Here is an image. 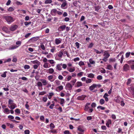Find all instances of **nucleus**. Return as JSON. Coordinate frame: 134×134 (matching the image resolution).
<instances>
[{
  "instance_id": "e2e57ef3",
  "label": "nucleus",
  "mask_w": 134,
  "mask_h": 134,
  "mask_svg": "<svg viewBox=\"0 0 134 134\" xmlns=\"http://www.w3.org/2000/svg\"><path fill=\"white\" fill-rule=\"evenodd\" d=\"M97 78L98 80H101L102 79V77L101 75H99L97 76Z\"/></svg>"
},
{
  "instance_id": "6ab92c4d",
  "label": "nucleus",
  "mask_w": 134,
  "mask_h": 134,
  "mask_svg": "<svg viewBox=\"0 0 134 134\" xmlns=\"http://www.w3.org/2000/svg\"><path fill=\"white\" fill-rule=\"evenodd\" d=\"M112 122L111 121L110 119H108V121H107V122L106 124V125L108 127H110L109 125H111V124Z\"/></svg>"
},
{
  "instance_id": "a878e982",
  "label": "nucleus",
  "mask_w": 134,
  "mask_h": 134,
  "mask_svg": "<svg viewBox=\"0 0 134 134\" xmlns=\"http://www.w3.org/2000/svg\"><path fill=\"white\" fill-rule=\"evenodd\" d=\"M49 74H52L54 71V70L52 68H50L47 70Z\"/></svg>"
},
{
  "instance_id": "37998d69",
  "label": "nucleus",
  "mask_w": 134,
  "mask_h": 134,
  "mask_svg": "<svg viewBox=\"0 0 134 134\" xmlns=\"http://www.w3.org/2000/svg\"><path fill=\"white\" fill-rule=\"evenodd\" d=\"M94 45V43H91L88 46V47L89 48H91Z\"/></svg>"
},
{
  "instance_id": "4be33fe9",
  "label": "nucleus",
  "mask_w": 134,
  "mask_h": 134,
  "mask_svg": "<svg viewBox=\"0 0 134 134\" xmlns=\"http://www.w3.org/2000/svg\"><path fill=\"white\" fill-rule=\"evenodd\" d=\"M40 80L43 83V85L45 86L47 84V82L46 80L44 79H41Z\"/></svg>"
},
{
  "instance_id": "20e7f679",
  "label": "nucleus",
  "mask_w": 134,
  "mask_h": 134,
  "mask_svg": "<svg viewBox=\"0 0 134 134\" xmlns=\"http://www.w3.org/2000/svg\"><path fill=\"white\" fill-rule=\"evenodd\" d=\"M122 69L123 71H127L130 70V66L127 64H125L123 66Z\"/></svg>"
},
{
  "instance_id": "cd10ccee",
  "label": "nucleus",
  "mask_w": 134,
  "mask_h": 134,
  "mask_svg": "<svg viewBox=\"0 0 134 134\" xmlns=\"http://www.w3.org/2000/svg\"><path fill=\"white\" fill-rule=\"evenodd\" d=\"M67 70L70 72H72L75 71V69L74 68L73 69L71 68H68Z\"/></svg>"
},
{
  "instance_id": "72a5a7b5",
  "label": "nucleus",
  "mask_w": 134,
  "mask_h": 134,
  "mask_svg": "<svg viewBox=\"0 0 134 134\" xmlns=\"http://www.w3.org/2000/svg\"><path fill=\"white\" fill-rule=\"evenodd\" d=\"M76 83L77 84V86L79 87L82 86V83L81 82H77Z\"/></svg>"
},
{
  "instance_id": "9b49d317",
  "label": "nucleus",
  "mask_w": 134,
  "mask_h": 134,
  "mask_svg": "<svg viewBox=\"0 0 134 134\" xmlns=\"http://www.w3.org/2000/svg\"><path fill=\"white\" fill-rule=\"evenodd\" d=\"M96 87V84L93 83L92 85L90 86L89 87V89L91 91L93 90Z\"/></svg>"
},
{
  "instance_id": "1a4fd4ad",
  "label": "nucleus",
  "mask_w": 134,
  "mask_h": 134,
  "mask_svg": "<svg viewBox=\"0 0 134 134\" xmlns=\"http://www.w3.org/2000/svg\"><path fill=\"white\" fill-rule=\"evenodd\" d=\"M86 97V96L85 95H82L78 96L77 98V99L79 100H83Z\"/></svg>"
},
{
  "instance_id": "aec40b11",
  "label": "nucleus",
  "mask_w": 134,
  "mask_h": 134,
  "mask_svg": "<svg viewBox=\"0 0 134 134\" xmlns=\"http://www.w3.org/2000/svg\"><path fill=\"white\" fill-rule=\"evenodd\" d=\"M3 112L4 113L8 114L10 113V110L8 108H5L3 110Z\"/></svg>"
},
{
  "instance_id": "c85d7f7f",
  "label": "nucleus",
  "mask_w": 134,
  "mask_h": 134,
  "mask_svg": "<svg viewBox=\"0 0 134 134\" xmlns=\"http://www.w3.org/2000/svg\"><path fill=\"white\" fill-rule=\"evenodd\" d=\"M92 81V80L91 79L87 78V80L86 81V82L87 83H91Z\"/></svg>"
},
{
  "instance_id": "7c9ffc66",
  "label": "nucleus",
  "mask_w": 134,
  "mask_h": 134,
  "mask_svg": "<svg viewBox=\"0 0 134 134\" xmlns=\"http://www.w3.org/2000/svg\"><path fill=\"white\" fill-rule=\"evenodd\" d=\"M105 101L103 99H100L99 100V103L101 105L104 104L105 103Z\"/></svg>"
},
{
  "instance_id": "473e14b6",
  "label": "nucleus",
  "mask_w": 134,
  "mask_h": 134,
  "mask_svg": "<svg viewBox=\"0 0 134 134\" xmlns=\"http://www.w3.org/2000/svg\"><path fill=\"white\" fill-rule=\"evenodd\" d=\"M69 72L66 71H64L62 72V74L64 76H66L67 74H68Z\"/></svg>"
},
{
  "instance_id": "3c124183",
  "label": "nucleus",
  "mask_w": 134,
  "mask_h": 134,
  "mask_svg": "<svg viewBox=\"0 0 134 134\" xmlns=\"http://www.w3.org/2000/svg\"><path fill=\"white\" fill-rule=\"evenodd\" d=\"M67 5V3L66 2H64L61 5V7L63 8L65 7Z\"/></svg>"
},
{
  "instance_id": "4d7b16f0",
  "label": "nucleus",
  "mask_w": 134,
  "mask_h": 134,
  "mask_svg": "<svg viewBox=\"0 0 134 134\" xmlns=\"http://www.w3.org/2000/svg\"><path fill=\"white\" fill-rule=\"evenodd\" d=\"M83 73V72H80L77 74V76L81 77Z\"/></svg>"
},
{
  "instance_id": "412c9836",
  "label": "nucleus",
  "mask_w": 134,
  "mask_h": 134,
  "mask_svg": "<svg viewBox=\"0 0 134 134\" xmlns=\"http://www.w3.org/2000/svg\"><path fill=\"white\" fill-rule=\"evenodd\" d=\"M38 38H37L35 37H34L30 40V41L31 42H34L37 41L38 40Z\"/></svg>"
},
{
  "instance_id": "69168bd1",
  "label": "nucleus",
  "mask_w": 134,
  "mask_h": 134,
  "mask_svg": "<svg viewBox=\"0 0 134 134\" xmlns=\"http://www.w3.org/2000/svg\"><path fill=\"white\" fill-rule=\"evenodd\" d=\"M55 46H53L52 47V48L50 50L51 52L53 53L54 52V51L55 49Z\"/></svg>"
},
{
  "instance_id": "8fccbe9b",
  "label": "nucleus",
  "mask_w": 134,
  "mask_h": 134,
  "mask_svg": "<svg viewBox=\"0 0 134 134\" xmlns=\"http://www.w3.org/2000/svg\"><path fill=\"white\" fill-rule=\"evenodd\" d=\"M14 8L12 7H9L8 9V10L9 12H12L14 10Z\"/></svg>"
},
{
  "instance_id": "052dcab7",
  "label": "nucleus",
  "mask_w": 134,
  "mask_h": 134,
  "mask_svg": "<svg viewBox=\"0 0 134 134\" xmlns=\"http://www.w3.org/2000/svg\"><path fill=\"white\" fill-rule=\"evenodd\" d=\"M94 50L97 54H100L101 53V52L99 51L98 50L96 49L95 48L94 49Z\"/></svg>"
},
{
  "instance_id": "dca6fc26",
  "label": "nucleus",
  "mask_w": 134,
  "mask_h": 134,
  "mask_svg": "<svg viewBox=\"0 0 134 134\" xmlns=\"http://www.w3.org/2000/svg\"><path fill=\"white\" fill-rule=\"evenodd\" d=\"M103 56L105 57L108 58L110 56V55L107 52V51H105L104 52Z\"/></svg>"
},
{
  "instance_id": "393cba45",
  "label": "nucleus",
  "mask_w": 134,
  "mask_h": 134,
  "mask_svg": "<svg viewBox=\"0 0 134 134\" xmlns=\"http://www.w3.org/2000/svg\"><path fill=\"white\" fill-rule=\"evenodd\" d=\"M87 76L89 78H94V75L92 73L88 74H87Z\"/></svg>"
},
{
  "instance_id": "2f4dec72",
  "label": "nucleus",
  "mask_w": 134,
  "mask_h": 134,
  "mask_svg": "<svg viewBox=\"0 0 134 134\" xmlns=\"http://www.w3.org/2000/svg\"><path fill=\"white\" fill-rule=\"evenodd\" d=\"M52 2V0H46L45 2L44 3L45 4H50Z\"/></svg>"
},
{
  "instance_id": "680f3d73",
  "label": "nucleus",
  "mask_w": 134,
  "mask_h": 134,
  "mask_svg": "<svg viewBox=\"0 0 134 134\" xmlns=\"http://www.w3.org/2000/svg\"><path fill=\"white\" fill-rule=\"evenodd\" d=\"M62 68L64 69H66L67 67V65L65 64H62Z\"/></svg>"
},
{
  "instance_id": "a211bd4d",
  "label": "nucleus",
  "mask_w": 134,
  "mask_h": 134,
  "mask_svg": "<svg viewBox=\"0 0 134 134\" xmlns=\"http://www.w3.org/2000/svg\"><path fill=\"white\" fill-rule=\"evenodd\" d=\"M53 76L52 75H49L48 77V80L52 82L54 80V79H53Z\"/></svg>"
},
{
  "instance_id": "5fc2aeb1",
  "label": "nucleus",
  "mask_w": 134,
  "mask_h": 134,
  "mask_svg": "<svg viewBox=\"0 0 134 134\" xmlns=\"http://www.w3.org/2000/svg\"><path fill=\"white\" fill-rule=\"evenodd\" d=\"M89 62L91 64H94L95 63V62L91 59H89Z\"/></svg>"
},
{
  "instance_id": "9d476101",
  "label": "nucleus",
  "mask_w": 134,
  "mask_h": 134,
  "mask_svg": "<svg viewBox=\"0 0 134 134\" xmlns=\"http://www.w3.org/2000/svg\"><path fill=\"white\" fill-rule=\"evenodd\" d=\"M66 27V25H63L60 26L58 28V30L60 31H63L64 30Z\"/></svg>"
},
{
  "instance_id": "4c0bfd02",
  "label": "nucleus",
  "mask_w": 134,
  "mask_h": 134,
  "mask_svg": "<svg viewBox=\"0 0 134 134\" xmlns=\"http://www.w3.org/2000/svg\"><path fill=\"white\" fill-rule=\"evenodd\" d=\"M52 102L53 103L51 104L49 107V108L51 109H53V107L55 106V104L54 103V102Z\"/></svg>"
},
{
  "instance_id": "f3484780",
  "label": "nucleus",
  "mask_w": 134,
  "mask_h": 134,
  "mask_svg": "<svg viewBox=\"0 0 134 134\" xmlns=\"http://www.w3.org/2000/svg\"><path fill=\"white\" fill-rule=\"evenodd\" d=\"M57 10L55 9H52L51 11V13L53 15H54L56 14L57 12Z\"/></svg>"
},
{
  "instance_id": "79ce46f5",
  "label": "nucleus",
  "mask_w": 134,
  "mask_h": 134,
  "mask_svg": "<svg viewBox=\"0 0 134 134\" xmlns=\"http://www.w3.org/2000/svg\"><path fill=\"white\" fill-rule=\"evenodd\" d=\"M131 80L130 79H128L126 83L127 85H129L131 83Z\"/></svg>"
},
{
  "instance_id": "6e6d98bb",
  "label": "nucleus",
  "mask_w": 134,
  "mask_h": 134,
  "mask_svg": "<svg viewBox=\"0 0 134 134\" xmlns=\"http://www.w3.org/2000/svg\"><path fill=\"white\" fill-rule=\"evenodd\" d=\"M79 65L80 66H81L84 65H85V64L82 61H81L79 62Z\"/></svg>"
},
{
  "instance_id": "f257e3e1",
  "label": "nucleus",
  "mask_w": 134,
  "mask_h": 134,
  "mask_svg": "<svg viewBox=\"0 0 134 134\" xmlns=\"http://www.w3.org/2000/svg\"><path fill=\"white\" fill-rule=\"evenodd\" d=\"M5 19L7 22L10 24L14 21V19L10 16H6L5 17Z\"/></svg>"
},
{
  "instance_id": "5701e85b",
  "label": "nucleus",
  "mask_w": 134,
  "mask_h": 134,
  "mask_svg": "<svg viewBox=\"0 0 134 134\" xmlns=\"http://www.w3.org/2000/svg\"><path fill=\"white\" fill-rule=\"evenodd\" d=\"M10 105V106H9V105H8V106L9 108L12 109H14L16 107V104L15 103Z\"/></svg>"
},
{
  "instance_id": "13d9d810",
  "label": "nucleus",
  "mask_w": 134,
  "mask_h": 134,
  "mask_svg": "<svg viewBox=\"0 0 134 134\" xmlns=\"http://www.w3.org/2000/svg\"><path fill=\"white\" fill-rule=\"evenodd\" d=\"M75 45L76 47H77V48L79 49L80 47V43L77 42H76L75 43Z\"/></svg>"
},
{
  "instance_id": "f03ea898",
  "label": "nucleus",
  "mask_w": 134,
  "mask_h": 134,
  "mask_svg": "<svg viewBox=\"0 0 134 134\" xmlns=\"http://www.w3.org/2000/svg\"><path fill=\"white\" fill-rule=\"evenodd\" d=\"M43 61L44 63V64L43 65V67L45 68H48L51 67L50 65H49V66H48L49 64L47 63V62L48 61V60L46 58H44L43 59Z\"/></svg>"
},
{
  "instance_id": "39448f33",
  "label": "nucleus",
  "mask_w": 134,
  "mask_h": 134,
  "mask_svg": "<svg viewBox=\"0 0 134 134\" xmlns=\"http://www.w3.org/2000/svg\"><path fill=\"white\" fill-rule=\"evenodd\" d=\"M128 64H131L130 67L131 69L132 70H134V60H130L128 61L127 62Z\"/></svg>"
},
{
  "instance_id": "7ed1b4c3",
  "label": "nucleus",
  "mask_w": 134,
  "mask_h": 134,
  "mask_svg": "<svg viewBox=\"0 0 134 134\" xmlns=\"http://www.w3.org/2000/svg\"><path fill=\"white\" fill-rule=\"evenodd\" d=\"M17 25H12L9 27V30L12 31H13L16 30L18 27Z\"/></svg>"
},
{
  "instance_id": "bb28decb",
  "label": "nucleus",
  "mask_w": 134,
  "mask_h": 134,
  "mask_svg": "<svg viewBox=\"0 0 134 134\" xmlns=\"http://www.w3.org/2000/svg\"><path fill=\"white\" fill-rule=\"evenodd\" d=\"M13 102L14 101L13 100L10 99H9L8 101V105H10L14 104V103Z\"/></svg>"
},
{
  "instance_id": "6e6552de",
  "label": "nucleus",
  "mask_w": 134,
  "mask_h": 134,
  "mask_svg": "<svg viewBox=\"0 0 134 134\" xmlns=\"http://www.w3.org/2000/svg\"><path fill=\"white\" fill-rule=\"evenodd\" d=\"M2 30L7 33H9L10 32L9 30L7 27L4 26L2 28Z\"/></svg>"
},
{
  "instance_id": "0e129e2a",
  "label": "nucleus",
  "mask_w": 134,
  "mask_h": 134,
  "mask_svg": "<svg viewBox=\"0 0 134 134\" xmlns=\"http://www.w3.org/2000/svg\"><path fill=\"white\" fill-rule=\"evenodd\" d=\"M21 41H19L16 42V44L17 45H18V46H19V47L21 45Z\"/></svg>"
},
{
  "instance_id": "864d4df0",
  "label": "nucleus",
  "mask_w": 134,
  "mask_h": 134,
  "mask_svg": "<svg viewBox=\"0 0 134 134\" xmlns=\"http://www.w3.org/2000/svg\"><path fill=\"white\" fill-rule=\"evenodd\" d=\"M38 65H34V68L35 69H37L38 68L39 65L40 64V62L38 61Z\"/></svg>"
},
{
  "instance_id": "4468645a",
  "label": "nucleus",
  "mask_w": 134,
  "mask_h": 134,
  "mask_svg": "<svg viewBox=\"0 0 134 134\" xmlns=\"http://www.w3.org/2000/svg\"><path fill=\"white\" fill-rule=\"evenodd\" d=\"M48 62L50 63L52 66H54V64L55 63V62L53 60H48Z\"/></svg>"
},
{
  "instance_id": "774afa93",
  "label": "nucleus",
  "mask_w": 134,
  "mask_h": 134,
  "mask_svg": "<svg viewBox=\"0 0 134 134\" xmlns=\"http://www.w3.org/2000/svg\"><path fill=\"white\" fill-rule=\"evenodd\" d=\"M30 132V131L28 130H26L24 131L25 134H29Z\"/></svg>"
},
{
  "instance_id": "338daca9",
  "label": "nucleus",
  "mask_w": 134,
  "mask_h": 134,
  "mask_svg": "<svg viewBox=\"0 0 134 134\" xmlns=\"http://www.w3.org/2000/svg\"><path fill=\"white\" fill-rule=\"evenodd\" d=\"M15 112L17 114H19L20 113V110L18 109H16L15 110Z\"/></svg>"
},
{
  "instance_id": "09e8293b",
  "label": "nucleus",
  "mask_w": 134,
  "mask_h": 134,
  "mask_svg": "<svg viewBox=\"0 0 134 134\" xmlns=\"http://www.w3.org/2000/svg\"><path fill=\"white\" fill-rule=\"evenodd\" d=\"M95 8V11L97 12H98V10L100 9V6H97L94 7Z\"/></svg>"
},
{
  "instance_id": "f704fd0d",
  "label": "nucleus",
  "mask_w": 134,
  "mask_h": 134,
  "mask_svg": "<svg viewBox=\"0 0 134 134\" xmlns=\"http://www.w3.org/2000/svg\"><path fill=\"white\" fill-rule=\"evenodd\" d=\"M49 95L48 96V98L49 99H51L52 96L54 95V94L53 92H51L49 93Z\"/></svg>"
},
{
  "instance_id": "de8ad7c7",
  "label": "nucleus",
  "mask_w": 134,
  "mask_h": 134,
  "mask_svg": "<svg viewBox=\"0 0 134 134\" xmlns=\"http://www.w3.org/2000/svg\"><path fill=\"white\" fill-rule=\"evenodd\" d=\"M37 85L39 87H42V84L41 82H38L37 83Z\"/></svg>"
},
{
  "instance_id": "c03bdc74",
  "label": "nucleus",
  "mask_w": 134,
  "mask_h": 134,
  "mask_svg": "<svg viewBox=\"0 0 134 134\" xmlns=\"http://www.w3.org/2000/svg\"><path fill=\"white\" fill-rule=\"evenodd\" d=\"M76 81V79H74L70 81V82L72 83V85L73 86L74 85Z\"/></svg>"
},
{
  "instance_id": "c9c22d12",
  "label": "nucleus",
  "mask_w": 134,
  "mask_h": 134,
  "mask_svg": "<svg viewBox=\"0 0 134 134\" xmlns=\"http://www.w3.org/2000/svg\"><path fill=\"white\" fill-rule=\"evenodd\" d=\"M41 48L43 50H44L45 49V47L44 45L43 44V43H41L40 46Z\"/></svg>"
},
{
  "instance_id": "0eeeda50",
  "label": "nucleus",
  "mask_w": 134,
  "mask_h": 134,
  "mask_svg": "<svg viewBox=\"0 0 134 134\" xmlns=\"http://www.w3.org/2000/svg\"><path fill=\"white\" fill-rule=\"evenodd\" d=\"M134 56V52H126L125 54V57L126 58H128L129 57H131V56L130 55Z\"/></svg>"
},
{
  "instance_id": "603ef678",
  "label": "nucleus",
  "mask_w": 134,
  "mask_h": 134,
  "mask_svg": "<svg viewBox=\"0 0 134 134\" xmlns=\"http://www.w3.org/2000/svg\"><path fill=\"white\" fill-rule=\"evenodd\" d=\"M97 108L98 109L99 108L102 110H104L105 109V108L104 107H102L100 106H99L97 107Z\"/></svg>"
},
{
  "instance_id": "423d86ee",
  "label": "nucleus",
  "mask_w": 134,
  "mask_h": 134,
  "mask_svg": "<svg viewBox=\"0 0 134 134\" xmlns=\"http://www.w3.org/2000/svg\"><path fill=\"white\" fill-rule=\"evenodd\" d=\"M62 41V39L60 38H56L55 40V43L56 45H58L61 43Z\"/></svg>"
},
{
  "instance_id": "bf43d9fd",
  "label": "nucleus",
  "mask_w": 134,
  "mask_h": 134,
  "mask_svg": "<svg viewBox=\"0 0 134 134\" xmlns=\"http://www.w3.org/2000/svg\"><path fill=\"white\" fill-rule=\"evenodd\" d=\"M24 68L25 69H29L30 68V66L28 65H26L24 66Z\"/></svg>"
},
{
  "instance_id": "a18cd8bd",
  "label": "nucleus",
  "mask_w": 134,
  "mask_h": 134,
  "mask_svg": "<svg viewBox=\"0 0 134 134\" xmlns=\"http://www.w3.org/2000/svg\"><path fill=\"white\" fill-rule=\"evenodd\" d=\"M7 72V71L4 72L3 74L1 75V76L3 77H6V73Z\"/></svg>"
},
{
  "instance_id": "49530a36",
  "label": "nucleus",
  "mask_w": 134,
  "mask_h": 134,
  "mask_svg": "<svg viewBox=\"0 0 134 134\" xmlns=\"http://www.w3.org/2000/svg\"><path fill=\"white\" fill-rule=\"evenodd\" d=\"M50 129H51L54 128L55 127L53 123H51L50 124Z\"/></svg>"
},
{
  "instance_id": "e433bc0d",
  "label": "nucleus",
  "mask_w": 134,
  "mask_h": 134,
  "mask_svg": "<svg viewBox=\"0 0 134 134\" xmlns=\"http://www.w3.org/2000/svg\"><path fill=\"white\" fill-rule=\"evenodd\" d=\"M78 130L81 132H83L84 131V130L80 126H79L78 127Z\"/></svg>"
},
{
  "instance_id": "2eb2a0df",
  "label": "nucleus",
  "mask_w": 134,
  "mask_h": 134,
  "mask_svg": "<svg viewBox=\"0 0 134 134\" xmlns=\"http://www.w3.org/2000/svg\"><path fill=\"white\" fill-rule=\"evenodd\" d=\"M66 87L68 88V90H71L72 88V85L69 82L66 84Z\"/></svg>"
},
{
  "instance_id": "f8f14e48",
  "label": "nucleus",
  "mask_w": 134,
  "mask_h": 134,
  "mask_svg": "<svg viewBox=\"0 0 134 134\" xmlns=\"http://www.w3.org/2000/svg\"><path fill=\"white\" fill-rule=\"evenodd\" d=\"M64 49H62L59 51L58 54V56L59 57L61 58L62 57L63 54V52Z\"/></svg>"
},
{
  "instance_id": "a19ab883",
  "label": "nucleus",
  "mask_w": 134,
  "mask_h": 134,
  "mask_svg": "<svg viewBox=\"0 0 134 134\" xmlns=\"http://www.w3.org/2000/svg\"><path fill=\"white\" fill-rule=\"evenodd\" d=\"M18 47L19 46H17L16 45L12 46L11 47V49H14Z\"/></svg>"
},
{
  "instance_id": "c756f323",
  "label": "nucleus",
  "mask_w": 134,
  "mask_h": 134,
  "mask_svg": "<svg viewBox=\"0 0 134 134\" xmlns=\"http://www.w3.org/2000/svg\"><path fill=\"white\" fill-rule=\"evenodd\" d=\"M107 69L110 70H112L113 69V68L111 65H108L107 66Z\"/></svg>"
},
{
  "instance_id": "b1692460",
  "label": "nucleus",
  "mask_w": 134,
  "mask_h": 134,
  "mask_svg": "<svg viewBox=\"0 0 134 134\" xmlns=\"http://www.w3.org/2000/svg\"><path fill=\"white\" fill-rule=\"evenodd\" d=\"M128 89L130 93L134 91V88L133 87V86H131L130 87H128Z\"/></svg>"
},
{
  "instance_id": "ea45409f",
  "label": "nucleus",
  "mask_w": 134,
  "mask_h": 134,
  "mask_svg": "<svg viewBox=\"0 0 134 134\" xmlns=\"http://www.w3.org/2000/svg\"><path fill=\"white\" fill-rule=\"evenodd\" d=\"M46 94V92L44 91L40 92L39 94V95L43 96Z\"/></svg>"
},
{
  "instance_id": "ddd939ff",
  "label": "nucleus",
  "mask_w": 134,
  "mask_h": 134,
  "mask_svg": "<svg viewBox=\"0 0 134 134\" xmlns=\"http://www.w3.org/2000/svg\"><path fill=\"white\" fill-rule=\"evenodd\" d=\"M62 65V63H61L60 64H57L55 68L56 69L59 71H60L62 70V68L61 67V66Z\"/></svg>"
},
{
  "instance_id": "58836bf2",
  "label": "nucleus",
  "mask_w": 134,
  "mask_h": 134,
  "mask_svg": "<svg viewBox=\"0 0 134 134\" xmlns=\"http://www.w3.org/2000/svg\"><path fill=\"white\" fill-rule=\"evenodd\" d=\"M63 86L62 85H60L57 88V89H58L60 91H61L63 89Z\"/></svg>"
}]
</instances>
